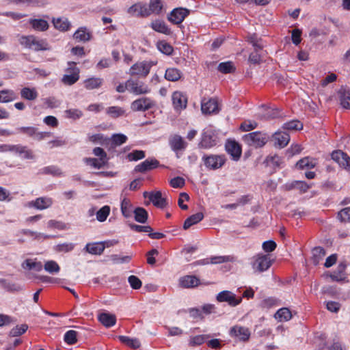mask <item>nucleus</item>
Masks as SVG:
<instances>
[{
	"label": "nucleus",
	"mask_w": 350,
	"mask_h": 350,
	"mask_svg": "<svg viewBox=\"0 0 350 350\" xmlns=\"http://www.w3.org/2000/svg\"><path fill=\"white\" fill-rule=\"evenodd\" d=\"M262 52L263 50H254V51L250 54L248 61L253 64H260L262 62Z\"/></svg>",
	"instance_id": "obj_55"
},
{
	"label": "nucleus",
	"mask_w": 350,
	"mask_h": 350,
	"mask_svg": "<svg viewBox=\"0 0 350 350\" xmlns=\"http://www.w3.org/2000/svg\"><path fill=\"white\" fill-rule=\"evenodd\" d=\"M274 146L282 148L287 146L290 141V135L286 132H276L273 135Z\"/></svg>",
	"instance_id": "obj_24"
},
{
	"label": "nucleus",
	"mask_w": 350,
	"mask_h": 350,
	"mask_svg": "<svg viewBox=\"0 0 350 350\" xmlns=\"http://www.w3.org/2000/svg\"><path fill=\"white\" fill-rule=\"evenodd\" d=\"M340 94L341 105L345 109H350V90L341 89Z\"/></svg>",
	"instance_id": "obj_50"
},
{
	"label": "nucleus",
	"mask_w": 350,
	"mask_h": 350,
	"mask_svg": "<svg viewBox=\"0 0 350 350\" xmlns=\"http://www.w3.org/2000/svg\"><path fill=\"white\" fill-rule=\"evenodd\" d=\"M202 160L204 166L208 170H217L221 168L226 162L224 154H205Z\"/></svg>",
	"instance_id": "obj_3"
},
{
	"label": "nucleus",
	"mask_w": 350,
	"mask_h": 350,
	"mask_svg": "<svg viewBox=\"0 0 350 350\" xmlns=\"http://www.w3.org/2000/svg\"><path fill=\"white\" fill-rule=\"evenodd\" d=\"M111 145L118 146L124 144L127 141V137L122 133L113 134L111 136Z\"/></svg>",
	"instance_id": "obj_57"
},
{
	"label": "nucleus",
	"mask_w": 350,
	"mask_h": 350,
	"mask_svg": "<svg viewBox=\"0 0 350 350\" xmlns=\"http://www.w3.org/2000/svg\"><path fill=\"white\" fill-rule=\"evenodd\" d=\"M53 23L55 29L62 31H68L71 27V23L66 18H53Z\"/></svg>",
	"instance_id": "obj_31"
},
{
	"label": "nucleus",
	"mask_w": 350,
	"mask_h": 350,
	"mask_svg": "<svg viewBox=\"0 0 350 350\" xmlns=\"http://www.w3.org/2000/svg\"><path fill=\"white\" fill-rule=\"evenodd\" d=\"M156 64L157 62L152 61L137 62L131 67L129 74L131 76L146 78L150 73L151 68Z\"/></svg>",
	"instance_id": "obj_5"
},
{
	"label": "nucleus",
	"mask_w": 350,
	"mask_h": 350,
	"mask_svg": "<svg viewBox=\"0 0 350 350\" xmlns=\"http://www.w3.org/2000/svg\"><path fill=\"white\" fill-rule=\"evenodd\" d=\"M67 118L77 120L83 116V112L78 109H70L65 111Z\"/></svg>",
	"instance_id": "obj_63"
},
{
	"label": "nucleus",
	"mask_w": 350,
	"mask_h": 350,
	"mask_svg": "<svg viewBox=\"0 0 350 350\" xmlns=\"http://www.w3.org/2000/svg\"><path fill=\"white\" fill-rule=\"evenodd\" d=\"M98 321L106 327H111L116 323V317L114 314L103 312L98 315Z\"/></svg>",
	"instance_id": "obj_27"
},
{
	"label": "nucleus",
	"mask_w": 350,
	"mask_h": 350,
	"mask_svg": "<svg viewBox=\"0 0 350 350\" xmlns=\"http://www.w3.org/2000/svg\"><path fill=\"white\" fill-rule=\"evenodd\" d=\"M211 337L210 334H202L191 336L189 340V345L190 347L199 346L206 342L208 339Z\"/></svg>",
	"instance_id": "obj_41"
},
{
	"label": "nucleus",
	"mask_w": 350,
	"mask_h": 350,
	"mask_svg": "<svg viewBox=\"0 0 350 350\" xmlns=\"http://www.w3.org/2000/svg\"><path fill=\"white\" fill-rule=\"evenodd\" d=\"M0 284L5 291L10 293L19 292L23 289L20 284L11 282L3 278H0Z\"/></svg>",
	"instance_id": "obj_29"
},
{
	"label": "nucleus",
	"mask_w": 350,
	"mask_h": 350,
	"mask_svg": "<svg viewBox=\"0 0 350 350\" xmlns=\"http://www.w3.org/2000/svg\"><path fill=\"white\" fill-rule=\"evenodd\" d=\"M250 331L247 327L236 325L229 330V335L240 341L246 342L250 339Z\"/></svg>",
	"instance_id": "obj_12"
},
{
	"label": "nucleus",
	"mask_w": 350,
	"mask_h": 350,
	"mask_svg": "<svg viewBox=\"0 0 350 350\" xmlns=\"http://www.w3.org/2000/svg\"><path fill=\"white\" fill-rule=\"evenodd\" d=\"M159 166V161L155 158H149L137 165L134 171L135 172L145 173L146 172L154 170Z\"/></svg>",
	"instance_id": "obj_17"
},
{
	"label": "nucleus",
	"mask_w": 350,
	"mask_h": 350,
	"mask_svg": "<svg viewBox=\"0 0 350 350\" xmlns=\"http://www.w3.org/2000/svg\"><path fill=\"white\" fill-rule=\"evenodd\" d=\"M127 12L131 16L137 17H147L149 16L147 5L142 3H135L128 9Z\"/></svg>",
	"instance_id": "obj_20"
},
{
	"label": "nucleus",
	"mask_w": 350,
	"mask_h": 350,
	"mask_svg": "<svg viewBox=\"0 0 350 350\" xmlns=\"http://www.w3.org/2000/svg\"><path fill=\"white\" fill-rule=\"evenodd\" d=\"M22 267L24 269H33L36 271H40L43 266L41 262L32 261L31 259H27L22 263Z\"/></svg>",
	"instance_id": "obj_44"
},
{
	"label": "nucleus",
	"mask_w": 350,
	"mask_h": 350,
	"mask_svg": "<svg viewBox=\"0 0 350 350\" xmlns=\"http://www.w3.org/2000/svg\"><path fill=\"white\" fill-rule=\"evenodd\" d=\"M242 139L247 145L258 148L264 146L267 143L269 136L266 133L255 131L244 135Z\"/></svg>",
	"instance_id": "obj_2"
},
{
	"label": "nucleus",
	"mask_w": 350,
	"mask_h": 350,
	"mask_svg": "<svg viewBox=\"0 0 350 350\" xmlns=\"http://www.w3.org/2000/svg\"><path fill=\"white\" fill-rule=\"evenodd\" d=\"M27 329L28 325L27 324L16 325L15 327L11 329L10 335L13 337L21 336L24 334L27 330Z\"/></svg>",
	"instance_id": "obj_62"
},
{
	"label": "nucleus",
	"mask_w": 350,
	"mask_h": 350,
	"mask_svg": "<svg viewBox=\"0 0 350 350\" xmlns=\"http://www.w3.org/2000/svg\"><path fill=\"white\" fill-rule=\"evenodd\" d=\"M149 200L152 202L153 205L157 208H163L167 205L166 199L162 197L161 191L150 192L149 194Z\"/></svg>",
	"instance_id": "obj_25"
},
{
	"label": "nucleus",
	"mask_w": 350,
	"mask_h": 350,
	"mask_svg": "<svg viewBox=\"0 0 350 350\" xmlns=\"http://www.w3.org/2000/svg\"><path fill=\"white\" fill-rule=\"evenodd\" d=\"M77 332L75 330H69L65 333L64 340L68 345H75L77 342Z\"/></svg>",
	"instance_id": "obj_54"
},
{
	"label": "nucleus",
	"mask_w": 350,
	"mask_h": 350,
	"mask_svg": "<svg viewBox=\"0 0 350 350\" xmlns=\"http://www.w3.org/2000/svg\"><path fill=\"white\" fill-rule=\"evenodd\" d=\"M247 41L252 45L254 50H263L264 44L262 40L258 38L256 33L249 35L247 37Z\"/></svg>",
	"instance_id": "obj_39"
},
{
	"label": "nucleus",
	"mask_w": 350,
	"mask_h": 350,
	"mask_svg": "<svg viewBox=\"0 0 350 350\" xmlns=\"http://www.w3.org/2000/svg\"><path fill=\"white\" fill-rule=\"evenodd\" d=\"M84 250L94 255H100L105 250V245L100 242L86 244Z\"/></svg>",
	"instance_id": "obj_30"
},
{
	"label": "nucleus",
	"mask_w": 350,
	"mask_h": 350,
	"mask_svg": "<svg viewBox=\"0 0 350 350\" xmlns=\"http://www.w3.org/2000/svg\"><path fill=\"white\" fill-rule=\"evenodd\" d=\"M67 72L70 74L64 75L62 78V82L68 85L75 83L79 79V69L76 67V63L69 62Z\"/></svg>",
	"instance_id": "obj_10"
},
{
	"label": "nucleus",
	"mask_w": 350,
	"mask_h": 350,
	"mask_svg": "<svg viewBox=\"0 0 350 350\" xmlns=\"http://www.w3.org/2000/svg\"><path fill=\"white\" fill-rule=\"evenodd\" d=\"M312 260L314 265H317L326 254L325 249L320 246L315 247L312 250Z\"/></svg>",
	"instance_id": "obj_40"
},
{
	"label": "nucleus",
	"mask_w": 350,
	"mask_h": 350,
	"mask_svg": "<svg viewBox=\"0 0 350 350\" xmlns=\"http://www.w3.org/2000/svg\"><path fill=\"white\" fill-rule=\"evenodd\" d=\"M133 205L128 198H124L121 202V211L125 217H130L133 213Z\"/></svg>",
	"instance_id": "obj_45"
},
{
	"label": "nucleus",
	"mask_w": 350,
	"mask_h": 350,
	"mask_svg": "<svg viewBox=\"0 0 350 350\" xmlns=\"http://www.w3.org/2000/svg\"><path fill=\"white\" fill-rule=\"evenodd\" d=\"M17 98L16 93L12 90L0 91V103H9Z\"/></svg>",
	"instance_id": "obj_43"
},
{
	"label": "nucleus",
	"mask_w": 350,
	"mask_h": 350,
	"mask_svg": "<svg viewBox=\"0 0 350 350\" xmlns=\"http://www.w3.org/2000/svg\"><path fill=\"white\" fill-rule=\"evenodd\" d=\"M118 339L121 342L134 349L139 348L141 345L139 340L137 338H131L126 336H119Z\"/></svg>",
	"instance_id": "obj_46"
},
{
	"label": "nucleus",
	"mask_w": 350,
	"mask_h": 350,
	"mask_svg": "<svg viewBox=\"0 0 350 350\" xmlns=\"http://www.w3.org/2000/svg\"><path fill=\"white\" fill-rule=\"evenodd\" d=\"M19 42L26 48L35 51H49L51 47L46 39H40L33 35L22 36Z\"/></svg>",
	"instance_id": "obj_1"
},
{
	"label": "nucleus",
	"mask_w": 350,
	"mask_h": 350,
	"mask_svg": "<svg viewBox=\"0 0 350 350\" xmlns=\"http://www.w3.org/2000/svg\"><path fill=\"white\" fill-rule=\"evenodd\" d=\"M38 94L35 88L25 87L21 90V96L23 99L34 100L38 98Z\"/></svg>",
	"instance_id": "obj_35"
},
{
	"label": "nucleus",
	"mask_w": 350,
	"mask_h": 350,
	"mask_svg": "<svg viewBox=\"0 0 350 350\" xmlns=\"http://www.w3.org/2000/svg\"><path fill=\"white\" fill-rule=\"evenodd\" d=\"M217 70L223 74H228L234 72L235 67L232 62H226L220 63L217 66Z\"/></svg>",
	"instance_id": "obj_52"
},
{
	"label": "nucleus",
	"mask_w": 350,
	"mask_h": 350,
	"mask_svg": "<svg viewBox=\"0 0 350 350\" xmlns=\"http://www.w3.org/2000/svg\"><path fill=\"white\" fill-rule=\"evenodd\" d=\"M150 26L154 31L165 35H170L172 33L171 29L163 21L156 20L151 23Z\"/></svg>",
	"instance_id": "obj_32"
},
{
	"label": "nucleus",
	"mask_w": 350,
	"mask_h": 350,
	"mask_svg": "<svg viewBox=\"0 0 350 350\" xmlns=\"http://www.w3.org/2000/svg\"><path fill=\"white\" fill-rule=\"evenodd\" d=\"M53 204V200L50 198L40 197L35 200L29 202V207H33L36 209L43 210L50 207Z\"/></svg>",
	"instance_id": "obj_22"
},
{
	"label": "nucleus",
	"mask_w": 350,
	"mask_h": 350,
	"mask_svg": "<svg viewBox=\"0 0 350 350\" xmlns=\"http://www.w3.org/2000/svg\"><path fill=\"white\" fill-rule=\"evenodd\" d=\"M332 159L338 165L350 172V157L340 150H334L331 154Z\"/></svg>",
	"instance_id": "obj_13"
},
{
	"label": "nucleus",
	"mask_w": 350,
	"mask_h": 350,
	"mask_svg": "<svg viewBox=\"0 0 350 350\" xmlns=\"http://www.w3.org/2000/svg\"><path fill=\"white\" fill-rule=\"evenodd\" d=\"M37 128L34 126H21L16 129V133L24 134L29 137H33L36 134Z\"/></svg>",
	"instance_id": "obj_56"
},
{
	"label": "nucleus",
	"mask_w": 350,
	"mask_h": 350,
	"mask_svg": "<svg viewBox=\"0 0 350 350\" xmlns=\"http://www.w3.org/2000/svg\"><path fill=\"white\" fill-rule=\"evenodd\" d=\"M224 345V341L218 338L208 339L206 340L207 347L213 349H221Z\"/></svg>",
	"instance_id": "obj_61"
},
{
	"label": "nucleus",
	"mask_w": 350,
	"mask_h": 350,
	"mask_svg": "<svg viewBox=\"0 0 350 350\" xmlns=\"http://www.w3.org/2000/svg\"><path fill=\"white\" fill-rule=\"evenodd\" d=\"M41 174H50L53 176H62V172L58 167L55 165H49L44 167L40 170L39 172Z\"/></svg>",
	"instance_id": "obj_47"
},
{
	"label": "nucleus",
	"mask_w": 350,
	"mask_h": 350,
	"mask_svg": "<svg viewBox=\"0 0 350 350\" xmlns=\"http://www.w3.org/2000/svg\"><path fill=\"white\" fill-rule=\"evenodd\" d=\"M126 111L120 107L112 106L106 109V113L112 118H117L125 115Z\"/></svg>",
	"instance_id": "obj_48"
},
{
	"label": "nucleus",
	"mask_w": 350,
	"mask_h": 350,
	"mask_svg": "<svg viewBox=\"0 0 350 350\" xmlns=\"http://www.w3.org/2000/svg\"><path fill=\"white\" fill-rule=\"evenodd\" d=\"M338 218L341 222H350V207L345 208L339 211L338 213Z\"/></svg>",
	"instance_id": "obj_64"
},
{
	"label": "nucleus",
	"mask_w": 350,
	"mask_h": 350,
	"mask_svg": "<svg viewBox=\"0 0 350 350\" xmlns=\"http://www.w3.org/2000/svg\"><path fill=\"white\" fill-rule=\"evenodd\" d=\"M14 153L18 154L23 158L26 159H33L35 157L33 152L31 149H29L27 146H22L21 144L16 145Z\"/></svg>",
	"instance_id": "obj_33"
},
{
	"label": "nucleus",
	"mask_w": 350,
	"mask_h": 350,
	"mask_svg": "<svg viewBox=\"0 0 350 350\" xmlns=\"http://www.w3.org/2000/svg\"><path fill=\"white\" fill-rule=\"evenodd\" d=\"M204 218V215L202 213H197L196 214H193L191 216H189L188 218L186 219L183 224V229L187 230L191 226H192L194 224H196L199 223L200 221H202Z\"/></svg>",
	"instance_id": "obj_34"
},
{
	"label": "nucleus",
	"mask_w": 350,
	"mask_h": 350,
	"mask_svg": "<svg viewBox=\"0 0 350 350\" xmlns=\"http://www.w3.org/2000/svg\"><path fill=\"white\" fill-rule=\"evenodd\" d=\"M275 317L280 321H286L291 319V312L287 308L279 309L275 314Z\"/></svg>",
	"instance_id": "obj_51"
},
{
	"label": "nucleus",
	"mask_w": 350,
	"mask_h": 350,
	"mask_svg": "<svg viewBox=\"0 0 350 350\" xmlns=\"http://www.w3.org/2000/svg\"><path fill=\"white\" fill-rule=\"evenodd\" d=\"M315 161L313 159L310 158L308 157L300 159L296 163V166L299 169L313 168L315 167Z\"/></svg>",
	"instance_id": "obj_49"
},
{
	"label": "nucleus",
	"mask_w": 350,
	"mask_h": 350,
	"mask_svg": "<svg viewBox=\"0 0 350 350\" xmlns=\"http://www.w3.org/2000/svg\"><path fill=\"white\" fill-rule=\"evenodd\" d=\"M93 153L98 159L85 158L84 161L96 169H100L108 163L109 158L106 152L100 147H96L93 149Z\"/></svg>",
	"instance_id": "obj_4"
},
{
	"label": "nucleus",
	"mask_w": 350,
	"mask_h": 350,
	"mask_svg": "<svg viewBox=\"0 0 350 350\" xmlns=\"http://www.w3.org/2000/svg\"><path fill=\"white\" fill-rule=\"evenodd\" d=\"M216 300L218 302H226L230 306L235 307L241 303L242 298L237 297L230 291H223L217 295Z\"/></svg>",
	"instance_id": "obj_9"
},
{
	"label": "nucleus",
	"mask_w": 350,
	"mask_h": 350,
	"mask_svg": "<svg viewBox=\"0 0 350 350\" xmlns=\"http://www.w3.org/2000/svg\"><path fill=\"white\" fill-rule=\"evenodd\" d=\"M201 110L204 114L217 113L219 109L218 107V103L215 98H204L201 101Z\"/></svg>",
	"instance_id": "obj_15"
},
{
	"label": "nucleus",
	"mask_w": 350,
	"mask_h": 350,
	"mask_svg": "<svg viewBox=\"0 0 350 350\" xmlns=\"http://www.w3.org/2000/svg\"><path fill=\"white\" fill-rule=\"evenodd\" d=\"M163 8L162 0H150L149 5L147 7L149 11V16L151 14H159Z\"/></svg>",
	"instance_id": "obj_37"
},
{
	"label": "nucleus",
	"mask_w": 350,
	"mask_h": 350,
	"mask_svg": "<svg viewBox=\"0 0 350 350\" xmlns=\"http://www.w3.org/2000/svg\"><path fill=\"white\" fill-rule=\"evenodd\" d=\"M169 145L178 158L180 157L179 153L183 152L187 147V143L179 135L170 136L169 138Z\"/></svg>",
	"instance_id": "obj_11"
},
{
	"label": "nucleus",
	"mask_w": 350,
	"mask_h": 350,
	"mask_svg": "<svg viewBox=\"0 0 350 350\" xmlns=\"http://www.w3.org/2000/svg\"><path fill=\"white\" fill-rule=\"evenodd\" d=\"M92 33L86 27L79 28L73 34V38L77 42H85L92 38Z\"/></svg>",
	"instance_id": "obj_26"
},
{
	"label": "nucleus",
	"mask_w": 350,
	"mask_h": 350,
	"mask_svg": "<svg viewBox=\"0 0 350 350\" xmlns=\"http://www.w3.org/2000/svg\"><path fill=\"white\" fill-rule=\"evenodd\" d=\"M233 258L230 256H212L210 258H204L198 260L195 262L198 265H205L209 263L211 264H219L226 262L232 261Z\"/></svg>",
	"instance_id": "obj_21"
},
{
	"label": "nucleus",
	"mask_w": 350,
	"mask_h": 350,
	"mask_svg": "<svg viewBox=\"0 0 350 350\" xmlns=\"http://www.w3.org/2000/svg\"><path fill=\"white\" fill-rule=\"evenodd\" d=\"M179 284L183 288H194L200 284V281L196 276L188 275L180 278Z\"/></svg>",
	"instance_id": "obj_23"
},
{
	"label": "nucleus",
	"mask_w": 350,
	"mask_h": 350,
	"mask_svg": "<svg viewBox=\"0 0 350 350\" xmlns=\"http://www.w3.org/2000/svg\"><path fill=\"white\" fill-rule=\"evenodd\" d=\"M146 157L145 152L141 150H135L133 152L129 153L126 156V158L129 161H138L144 159Z\"/></svg>",
	"instance_id": "obj_59"
},
{
	"label": "nucleus",
	"mask_w": 350,
	"mask_h": 350,
	"mask_svg": "<svg viewBox=\"0 0 350 350\" xmlns=\"http://www.w3.org/2000/svg\"><path fill=\"white\" fill-rule=\"evenodd\" d=\"M172 104L176 111L184 109L187 107V97L181 92L176 91L172 96Z\"/></svg>",
	"instance_id": "obj_19"
},
{
	"label": "nucleus",
	"mask_w": 350,
	"mask_h": 350,
	"mask_svg": "<svg viewBox=\"0 0 350 350\" xmlns=\"http://www.w3.org/2000/svg\"><path fill=\"white\" fill-rule=\"evenodd\" d=\"M252 268L255 271L263 272L272 265L273 260L269 254H258L253 258Z\"/></svg>",
	"instance_id": "obj_6"
},
{
	"label": "nucleus",
	"mask_w": 350,
	"mask_h": 350,
	"mask_svg": "<svg viewBox=\"0 0 350 350\" xmlns=\"http://www.w3.org/2000/svg\"><path fill=\"white\" fill-rule=\"evenodd\" d=\"M217 143V136L215 131L211 128H207L202 133L198 146L199 148L209 149L216 146Z\"/></svg>",
	"instance_id": "obj_7"
},
{
	"label": "nucleus",
	"mask_w": 350,
	"mask_h": 350,
	"mask_svg": "<svg viewBox=\"0 0 350 350\" xmlns=\"http://www.w3.org/2000/svg\"><path fill=\"white\" fill-rule=\"evenodd\" d=\"M136 221L144 224L147 221L148 214L146 210L142 207H137L133 211Z\"/></svg>",
	"instance_id": "obj_42"
},
{
	"label": "nucleus",
	"mask_w": 350,
	"mask_h": 350,
	"mask_svg": "<svg viewBox=\"0 0 350 350\" xmlns=\"http://www.w3.org/2000/svg\"><path fill=\"white\" fill-rule=\"evenodd\" d=\"M157 47L161 53L165 55H172L174 51L172 45L165 41L159 42L157 44Z\"/></svg>",
	"instance_id": "obj_60"
},
{
	"label": "nucleus",
	"mask_w": 350,
	"mask_h": 350,
	"mask_svg": "<svg viewBox=\"0 0 350 350\" xmlns=\"http://www.w3.org/2000/svg\"><path fill=\"white\" fill-rule=\"evenodd\" d=\"M29 23L35 31H45L49 27L48 22L44 19L31 18Z\"/></svg>",
	"instance_id": "obj_28"
},
{
	"label": "nucleus",
	"mask_w": 350,
	"mask_h": 350,
	"mask_svg": "<svg viewBox=\"0 0 350 350\" xmlns=\"http://www.w3.org/2000/svg\"><path fill=\"white\" fill-rule=\"evenodd\" d=\"M127 85L129 86V92L135 95L146 94L150 92L148 86L138 79H128Z\"/></svg>",
	"instance_id": "obj_8"
},
{
	"label": "nucleus",
	"mask_w": 350,
	"mask_h": 350,
	"mask_svg": "<svg viewBox=\"0 0 350 350\" xmlns=\"http://www.w3.org/2000/svg\"><path fill=\"white\" fill-rule=\"evenodd\" d=\"M189 11L185 8H178L174 9L168 16V20L173 24L179 25L189 15Z\"/></svg>",
	"instance_id": "obj_18"
},
{
	"label": "nucleus",
	"mask_w": 350,
	"mask_h": 350,
	"mask_svg": "<svg viewBox=\"0 0 350 350\" xmlns=\"http://www.w3.org/2000/svg\"><path fill=\"white\" fill-rule=\"evenodd\" d=\"M103 83V79L99 77H91L83 81L84 87L87 90L99 88Z\"/></svg>",
	"instance_id": "obj_36"
},
{
	"label": "nucleus",
	"mask_w": 350,
	"mask_h": 350,
	"mask_svg": "<svg viewBox=\"0 0 350 350\" xmlns=\"http://www.w3.org/2000/svg\"><path fill=\"white\" fill-rule=\"evenodd\" d=\"M154 105L152 100L147 97H142L132 102L131 108L133 111H145Z\"/></svg>",
	"instance_id": "obj_16"
},
{
	"label": "nucleus",
	"mask_w": 350,
	"mask_h": 350,
	"mask_svg": "<svg viewBox=\"0 0 350 350\" xmlns=\"http://www.w3.org/2000/svg\"><path fill=\"white\" fill-rule=\"evenodd\" d=\"M182 77V72L176 68H169L165 70V78L169 81H177Z\"/></svg>",
	"instance_id": "obj_38"
},
{
	"label": "nucleus",
	"mask_w": 350,
	"mask_h": 350,
	"mask_svg": "<svg viewBox=\"0 0 350 350\" xmlns=\"http://www.w3.org/2000/svg\"><path fill=\"white\" fill-rule=\"evenodd\" d=\"M226 152L234 161H239L242 153L241 146L235 140H228L225 145Z\"/></svg>",
	"instance_id": "obj_14"
},
{
	"label": "nucleus",
	"mask_w": 350,
	"mask_h": 350,
	"mask_svg": "<svg viewBox=\"0 0 350 350\" xmlns=\"http://www.w3.org/2000/svg\"><path fill=\"white\" fill-rule=\"evenodd\" d=\"M110 213V207L105 205L100 208L96 213V219L100 222L105 221Z\"/></svg>",
	"instance_id": "obj_53"
},
{
	"label": "nucleus",
	"mask_w": 350,
	"mask_h": 350,
	"mask_svg": "<svg viewBox=\"0 0 350 350\" xmlns=\"http://www.w3.org/2000/svg\"><path fill=\"white\" fill-rule=\"evenodd\" d=\"M264 163L266 165H272L273 167H279L282 163V159L277 154L269 155L267 157Z\"/></svg>",
	"instance_id": "obj_58"
}]
</instances>
